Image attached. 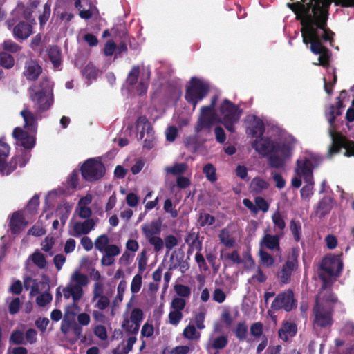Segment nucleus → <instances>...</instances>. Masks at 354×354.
I'll return each mask as SVG.
<instances>
[{"instance_id": "37", "label": "nucleus", "mask_w": 354, "mask_h": 354, "mask_svg": "<svg viewBox=\"0 0 354 354\" xmlns=\"http://www.w3.org/2000/svg\"><path fill=\"white\" fill-rule=\"evenodd\" d=\"M332 207V200L330 198H324L319 204L317 213L324 216L328 213Z\"/></svg>"}, {"instance_id": "27", "label": "nucleus", "mask_w": 354, "mask_h": 354, "mask_svg": "<svg viewBox=\"0 0 354 354\" xmlns=\"http://www.w3.org/2000/svg\"><path fill=\"white\" fill-rule=\"evenodd\" d=\"M268 187L269 183L260 177L254 178L250 184V191L254 193H260L263 190L267 189Z\"/></svg>"}, {"instance_id": "30", "label": "nucleus", "mask_w": 354, "mask_h": 354, "mask_svg": "<svg viewBox=\"0 0 354 354\" xmlns=\"http://www.w3.org/2000/svg\"><path fill=\"white\" fill-rule=\"evenodd\" d=\"M142 229L147 239L155 236L160 231V225L156 222L145 224L142 226Z\"/></svg>"}, {"instance_id": "21", "label": "nucleus", "mask_w": 354, "mask_h": 354, "mask_svg": "<svg viewBox=\"0 0 354 354\" xmlns=\"http://www.w3.org/2000/svg\"><path fill=\"white\" fill-rule=\"evenodd\" d=\"M261 249L267 248L270 250H280L279 236L277 235H271L266 234L260 241Z\"/></svg>"}, {"instance_id": "42", "label": "nucleus", "mask_w": 354, "mask_h": 354, "mask_svg": "<svg viewBox=\"0 0 354 354\" xmlns=\"http://www.w3.org/2000/svg\"><path fill=\"white\" fill-rule=\"evenodd\" d=\"M128 318L140 326L144 318L143 311L140 308H135L131 311L130 315Z\"/></svg>"}, {"instance_id": "54", "label": "nucleus", "mask_w": 354, "mask_h": 354, "mask_svg": "<svg viewBox=\"0 0 354 354\" xmlns=\"http://www.w3.org/2000/svg\"><path fill=\"white\" fill-rule=\"evenodd\" d=\"M69 318H70V311L68 309V310H65V313H64L62 326H61V330L64 333H67L68 331L69 327L73 323L69 321Z\"/></svg>"}, {"instance_id": "20", "label": "nucleus", "mask_w": 354, "mask_h": 354, "mask_svg": "<svg viewBox=\"0 0 354 354\" xmlns=\"http://www.w3.org/2000/svg\"><path fill=\"white\" fill-rule=\"evenodd\" d=\"M28 221L24 216L19 212L14 213L10 218V227L12 233L18 234L26 228Z\"/></svg>"}, {"instance_id": "62", "label": "nucleus", "mask_w": 354, "mask_h": 354, "mask_svg": "<svg viewBox=\"0 0 354 354\" xmlns=\"http://www.w3.org/2000/svg\"><path fill=\"white\" fill-rule=\"evenodd\" d=\"M154 333V328L152 324L149 323H145L141 330V334L143 337H149L153 335Z\"/></svg>"}, {"instance_id": "46", "label": "nucleus", "mask_w": 354, "mask_h": 354, "mask_svg": "<svg viewBox=\"0 0 354 354\" xmlns=\"http://www.w3.org/2000/svg\"><path fill=\"white\" fill-rule=\"evenodd\" d=\"M175 292L178 295L182 297H189L191 295V289L189 287L182 285L176 284L174 286Z\"/></svg>"}, {"instance_id": "34", "label": "nucleus", "mask_w": 354, "mask_h": 354, "mask_svg": "<svg viewBox=\"0 0 354 354\" xmlns=\"http://www.w3.org/2000/svg\"><path fill=\"white\" fill-rule=\"evenodd\" d=\"M183 334L185 338L189 340H198L201 336L200 333L191 324L185 327Z\"/></svg>"}, {"instance_id": "29", "label": "nucleus", "mask_w": 354, "mask_h": 354, "mask_svg": "<svg viewBox=\"0 0 354 354\" xmlns=\"http://www.w3.org/2000/svg\"><path fill=\"white\" fill-rule=\"evenodd\" d=\"M72 207L73 205L67 203H64L58 207L56 211V216L60 218L63 225L65 224Z\"/></svg>"}, {"instance_id": "40", "label": "nucleus", "mask_w": 354, "mask_h": 354, "mask_svg": "<svg viewBox=\"0 0 354 354\" xmlns=\"http://www.w3.org/2000/svg\"><path fill=\"white\" fill-rule=\"evenodd\" d=\"M206 315V309L205 307L199 308L198 312L195 314L194 320L196 325L198 329L205 328L204 319Z\"/></svg>"}, {"instance_id": "38", "label": "nucleus", "mask_w": 354, "mask_h": 354, "mask_svg": "<svg viewBox=\"0 0 354 354\" xmlns=\"http://www.w3.org/2000/svg\"><path fill=\"white\" fill-rule=\"evenodd\" d=\"M109 239L105 234L98 236L94 243L95 248L101 252H103L109 245Z\"/></svg>"}, {"instance_id": "51", "label": "nucleus", "mask_w": 354, "mask_h": 354, "mask_svg": "<svg viewBox=\"0 0 354 354\" xmlns=\"http://www.w3.org/2000/svg\"><path fill=\"white\" fill-rule=\"evenodd\" d=\"M51 300L52 296L49 292H44L38 296L36 299V301L39 306H44L47 304L50 303Z\"/></svg>"}, {"instance_id": "5", "label": "nucleus", "mask_w": 354, "mask_h": 354, "mask_svg": "<svg viewBox=\"0 0 354 354\" xmlns=\"http://www.w3.org/2000/svg\"><path fill=\"white\" fill-rule=\"evenodd\" d=\"M313 167L312 157L301 156L297 161L295 169V176L291 180L292 186L299 188L301 185V178H304L306 185L301 189V196L306 199H308L313 194Z\"/></svg>"}, {"instance_id": "18", "label": "nucleus", "mask_w": 354, "mask_h": 354, "mask_svg": "<svg viewBox=\"0 0 354 354\" xmlns=\"http://www.w3.org/2000/svg\"><path fill=\"white\" fill-rule=\"evenodd\" d=\"M96 222L93 218H88L84 221L71 222L73 232L71 234L75 236H80L88 234L94 229Z\"/></svg>"}, {"instance_id": "17", "label": "nucleus", "mask_w": 354, "mask_h": 354, "mask_svg": "<svg viewBox=\"0 0 354 354\" xmlns=\"http://www.w3.org/2000/svg\"><path fill=\"white\" fill-rule=\"evenodd\" d=\"M12 135L17 145L22 146L26 149H30L35 145V140L33 135L19 127L14 129Z\"/></svg>"}, {"instance_id": "24", "label": "nucleus", "mask_w": 354, "mask_h": 354, "mask_svg": "<svg viewBox=\"0 0 354 354\" xmlns=\"http://www.w3.org/2000/svg\"><path fill=\"white\" fill-rule=\"evenodd\" d=\"M297 331V326L294 323L286 322L279 330V336L283 341H288L290 337L295 335Z\"/></svg>"}, {"instance_id": "53", "label": "nucleus", "mask_w": 354, "mask_h": 354, "mask_svg": "<svg viewBox=\"0 0 354 354\" xmlns=\"http://www.w3.org/2000/svg\"><path fill=\"white\" fill-rule=\"evenodd\" d=\"M3 48L5 50L11 52V53H16L19 50L20 48L19 46L12 41V40H6L2 44Z\"/></svg>"}, {"instance_id": "55", "label": "nucleus", "mask_w": 354, "mask_h": 354, "mask_svg": "<svg viewBox=\"0 0 354 354\" xmlns=\"http://www.w3.org/2000/svg\"><path fill=\"white\" fill-rule=\"evenodd\" d=\"M46 233V230L42 225H40L39 223L34 225L32 227H31L29 231L28 234H31L32 236H40L44 235Z\"/></svg>"}, {"instance_id": "33", "label": "nucleus", "mask_w": 354, "mask_h": 354, "mask_svg": "<svg viewBox=\"0 0 354 354\" xmlns=\"http://www.w3.org/2000/svg\"><path fill=\"white\" fill-rule=\"evenodd\" d=\"M122 327L125 332L129 334H136L140 328V326L133 322L128 317H124Z\"/></svg>"}, {"instance_id": "7", "label": "nucleus", "mask_w": 354, "mask_h": 354, "mask_svg": "<svg viewBox=\"0 0 354 354\" xmlns=\"http://www.w3.org/2000/svg\"><path fill=\"white\" fill-rule=\"evenodd\" d=\"M337 299L329 290H322L318 295L313 309L314 324L321 327L331 325V309Z\"/></svg>"}, {"instance_id": "52", "label": "nucleus", "mask_w": 354, "mask_h": 354, "mask_svg": "<svg viewBox=\"0 0 354 354\" xmlns=\"http://www.w3.org/2000/svg\"><path fill=\"white\" fill-rule=\"evenodd\" d=\"M55 243V239L52 236H47L46 239L42 241L41 246V249L46 252H49L52 250L53 245Z\"/></svg>"}, {"instance_id": "19", "label": "nucleus", "mask_w": 354, "mask_h": 354, "mask_svg": "<svg viewBox=\"0 0 354 354\" xmlns=\"http://www.w3.org/2000/svg\"><path fill=\"white\" fill-rule=\"evenodd\" d=\"M93 201V196L91 194H86L81 197L75 208V213L82 218H88L92 214V211L88 207Z\"/></svg>"}, {"instance_id": "6", "label": "nucleus", "mask_w": 354, "mask_h": 354, "mask_svg": "<svg viewBox=\"0 0 354 354\" xmlns=\"http://www.w3.org/2000/svg\"><path fill=\"white\" fill-rule=\"evenodd\" d=\"M88 277L83 274L80 269H75L70 275L69 281L64 288L58 287L56 290V296L58 298L62 294L66 299L70 298L73 301L74 308L77 306L75 304L79 301L84 295L83 288L88 286Z\"/></svg>"}, {"instance_id": "58", "label": "nucleus", "mask_w": 354, "mask_h": 354, "mask_svg": "<svg viewBox=\"0 0 354 354\" xmlns=\"http://www.w3.org/2000/svg\"><path fill=\"white\" fill-rule=\"evenodd\" d=\"M178 135V129L176 127L170 126L165 131L166 139L169 142H173Z\"/></svg>"}, {"instance_id": "45", "label": "nucleus", "mask_w": 354, "mask_h": 354, "mask_svg": "<svg viewBox=\"0 0 354 354\" xmlns=\"http://www.w3.org/2000/svg\"><path fill=\"white\" fill-rule=\"evenodd\" d=\"M206 178L211 182H214L216 180V169L211 164H207L204 166L203 169Z\"/></svg>"}, {"instance_id": "35", "label": "nucleus", "mask_w": 354, "mask_h": 354, "mask_svg": "<svg viewBox=\"0 0 354 354\" xmlns=\"http://www.w3.org/2000/svg\"><path fill=\"white\" fill-rule=\"evenodd\" d=\"M272 220L275 230L282 231L286 227L284 216L279 212L276 211L272 216Z\"/></svg>"}, {"instance_id": "2", "label": "nucleus", "mask_w": 354, "mask_h": 354, "mask_svg": "<svg viewBox=\"0 0 354 354\" xmlns=\"http://www.w3.org/2000/svg\"><path fill=\"white\" fill-rule=\"evenodd\" d=\"M296 140L290 135L283 134L277 141L265 137H255L252 146L263 156H269L270 165L281 167L292 153Z\"/></svg>"}, {"instance_id": "59", "label": "nucleus", "mask_w": 354, "mask_h": 354, "mask_svg": "<svg viewBox=\"0 0 354 354\" xmlns=\"http://www.w3.org/2000/svg\"><path fill=\"white\" fill-rule=\"evenodd\" d=\"M290 230L294 236L295 241H298L300 239L301 226L295 221L290 223Z\"/></svg>"}, {"instance_id": "8", "label": "nucleus", "mask_w": 354, "mask_h": 354, "mask_svg": "<svg viewBox=\"0 0 354 354\" xmlns=\"http://www.w3.org/2000/svg\"><path fill=\"white\" fill-rule=\"evenodd\" d=\"M343 263L339 255L329 254L325 257L321 263L319 276L323 281V290L331 283L332 279L341 272Z\"/></svg>"}, {"instance_id": "60", "label": "nucleus", "mask_w": 354, "mask_h": 354, "mask_svg": "<svg viewBox=\"0 0 354 354\" xmlns=\"http://www.w3.org/2000/svg\"><path fill=\"white\" fill-rule=\"evenodd\" d=\"M50 15V7L48 4H45L44 6L43 13L39 16V21L41 26L44 25Z\"/></svg>"}, {"instance_id": "4", "label": "nucleus", "mask_w": 354, "mask_h": 354, "mask_svg": "<svg viewBox=\"0 0 354 354\" xmlns=\"http://www.w3.org/2000/svg\"><path fill=\"white\" fill-rule=\"evenodd\" d=\"M342 106V104L339 100L336 106H331L326 113L327 120L330 125L328 133L332 140V145L329 149L328 153L330 156H332L333 154L338 153L340 148H344L346 150L344 153L345 156H354V142L348 140L340 133H337L333 126V122L335 118L342 113L340 110Z\"/></svg>"}, {"instance_id": "36", "label": "nucleus", "mask_w": 354, "mask_h": 354, "mask_svg": "<svg viewBox=\"0 0 354 354\" xmlns=\"http://www.w3.org/2000/svg\"><path fill=\"white\" fill-rule=\"evenodd\" d=\"M187 169V165L185 163H176L173 166L167 167L165 170L167 173L173 175H178L184 173Z\"/></svg>"}, {"instance_id": "15", "label": "nucleus", "mask_w": 354, "mask_h": 354, "mask_svg": "<svg viewBox=\"0 0 354 354\" xmlns=\"http://www.w3.org/2000/svg\"><path fill=\"white\" fill-rule=\"evenodd\" d=\"M186 301L183 298L175 297L172 299L169 313V322L177 326L183 319L182 310L185 308Z\"/></svg>"}, {"instance_id": "48", "label": "nucleus", "mask_w": 354, "mask_h": 354, "mask_svg": "<svg viewBox=\"0 0 354 354\" xmlns=\"http://www.w3.org/2000/svg\"><path fill=\"white\" fill-rule=\"evenodd\" d=\"M235 333L239 339H245L248 334V326L244 323L238 324L235 328Z\"/></svg>"}, {"instance_id": "26", "label": "nucleus", "mask_w": 354, "mask_h": 354, "mask_svg": "<svg viewBox=\"0 0 354 354\" xmlns=\"http://www.w3.org/2000/svg\"><path fill=\"white\" fill-rule=\"evenodd\" d=\"M218 237L221 242L227 247L232 248L235 244V239L229 227L221 230L218 234Z\"/></svg>"}, {"instance_id": "10", "label": "nucleus", "mask_w": 354, "mask_h": 354, "mask_svg": "<svg viewBox=\"0 0 354 354\" xmlns=\"http://www.w3.org/2000/svg\"><path fill=\"white\" fill-rule=\"evenodd\" d=\"M53 83L46 79L39 88L35 86L30 89L31 99L39 111L46 110L53 104Z\"/></svg>"}, {"instance_id": "39", "label": "nucleus", "mask_w": 354, "mask_h": 354, "mask_svg": "<svg viewBox=\"0 0 354 354\" xmlns=\"http://www.w3.org/2000/svg\"><path fill=\"white\" fill-rule=\"evenodd\" d=\"M259 257L261 263L266 267H270L274 265V258L266 252L263 249L259 250Z\"/></svg>"}, {"instance_id": "28", "label": "nucleus", "mask_w": 354, "mask_h": 354, "mask_svg": "<svg viewBox=\"0 0 354 354\" xmlns=\"http://www.w3.org/2000/svg\"><path fill=\"white\" fill-rule=\"evenodd\" d=\"M21 115L24 118L25 127L34 132L36 127V118L33 114L27 109L21 111Z\"/></svg>"}, {"instance_id": "57", "label": "nucleus", "mask_w": 354, "mask_h": 354, "mask_svg": "<svg viewBox=\"0 0 354 354\" xmlns=\"http://www.w3.org/2000/svg\"><path fill=\"white\" fill-rule=\"evenodd\" d=\"M255 205L256 207L257 208V211L261 210L263 212H266L269 209V204L264 198L261 197H257L255 198Z\"/></svg>"}, {"instance_id": "14", "label": "nucleus", "mask_w": 354, "mask_h": 354, "mask_svg": "<svg viewBox=\"0 0 354 354\" xmlns=\"http://www.w3.org/2000/svg\"><path fill=\"white\" fill-rule=\"evenodd\" d=\"M137 138L143 140V146L151 149L153 147L155 137L150 123L145 117H140L136 124Z\"/></svg>"}, {"instance_id": "49", "label": "nucleus", "mask_w": 354, "mask_h": 354, "mask_svg": "<svg viewBox=\"0 0 354 354\" xmlns=\"http://www.w3.org/2000/svg\"><path fill=\"white\" fill-rule=\"evenodd\" d=\"M147 239L149 241L150 244L153 245L154 250L158 252L163 248L164 243L160 237L155 236L148 238Z\"/></svg>"}, {"instance_id": "12", "label": "nucleus", "mask_w": 354, "mask_h": 354, "mask_svg": "<svg viewBox=\"0 0 354 354\" xmlns=\"http://www.w3.org/2000/svg\"><path fill=\"white\" fill-rule=\"evenodd\" d=\"M207 93V84L201 80L193 77L187 86L185 99L189 103L193 104L194 109L196 104L202 100Z\"/></svg>"}, {"instance_id": "32", "label": "nucleus", "mask_w": 354, "mask_h": 354, "mask_svg": "<svg viewBox=\"0 0 354 354\" xmlns=\"http://www.w3.org/2000/svg\"><path fill=\"white\" fill-rule=\"evenodd\" d=\"M33 263L39 268H44L46 266V260L44 254L39 250H36L32 255L29 257Z\"/></svg>"}, {"instance_id": "56", "label": "nucleus", "mask_w": 354, "mask_h": 354, "mask_svg": "<svg viewBox=\"0 0 354 354\" xmlns=\"http://www.w3.org/2000/svg\"><path fill=\"white\" fill-rule=\"evenodd\" d=\"M121 252V248L117 245H109L103 253L104 254L115 257L118 256Z\"/></svg>"}, {"instance_id": "44", "label": "nucleus", "mask_w": 354, "mask_h": 354, "mask_svg": "<svg viewBox=\"0 0 354 354\" xmlns=\"http://www.w3.org/2000/svg\"><path fill=\"white\" fill-rule=\"evenodd\" d=\"M142 283V276L140 274H136L131 283V291L133 294L138 292Z\"/></svg>"}, {"instance_id": "61", "label": "nucleus", "mask_w": 354, "mask_h": 354, "mask_svg": "<svg viewBox=\"0 0 354 354\" xmlns=\"http://www.w3.org/2000/svg\"><path fill=\"white\" fill-rule=\"evenodd\" d=\"M227 343V338L224 336H220L214 339L212 346L214 348L221 349L224 348Z\"/></svg>"}, {"instance_id": "16", "label": "nucleus", "mask_w": 354, "mask_h": 354, "mask_svg": "<svg viewBox=\"0 0 354 354\" xmlns=\"http://www.w3.org/2000/svg\"><path fill=\"white\" fill-rule=\"evenodd\" d=\"M296 306V302L293 297V293L288 290L279 295L272 303V308H283L286 311L291 310Z\"/></svg>"}, {"instance_id": "23", "label": "nucleus", "mask_w": 354, "mask_h": 354, "mask_svg": "<svg viewBox=\"0 0 354 354\" xmlns=\"http://www.w3.org/2000/svg\"><path fill=\"white\" fill-rule=\"evenodd\" d=\"M297 268L296 258H292L287 261L281 272L279 273V278L282 283H286L290 281L292 272Z\"/></svg>"}, {"instance_id": "11", "label": "nucleus", "mask_w": 354, "mask_h": 354, "mask_svg": "<svg viewBox=\"0 0 354 354\" xmlns=\"http://www.w3.org/2000/svg\"><path fill=\"white\" fill-rule=\"evenodd\" d=\"M10 149L9 145L0 139V171L4 174H9L14 171L17 162L20 167H24L29 159V154L27 152H22L21 158L16 157L8 164L6 160L10 153Z\"/></svg>"}, {"instance_id": "43", "label": "nucleus", "mask_w": 354, "mask_h": 354, "mask_svg": "<svg viewBox=\"0 0 354 354\" xmlns=\"http://www.w3.org/2000/svg\"><path fill=\"white\" fill-rule=\"evenodd\" d=\"M93 301H95V307L100 310H104L109 305V299L104 295H100L98 297H93Z\"/></svg>"}, {"instance_id": "13", "label": "nucleus", "mask_w": 354, "mask_h": 354, "mask_svg": "<svg viewBox=\"0 0 354 354\" xmlns=\"http://www.w3.org/2000/svg\"><path fill=\"white\" fill-rule=\"evenodd\" d=\"M82 175L88 181H95L105 174V168L101 161L96 158L86 160L82 167Z\"/></svg>"}, {"instance_id": "3", "label": "nucleus", "mask_w": 354, "mask_h": 354, "mask_svg": "<svg viewBox=\"0 0 354 354\" xmlns=\"http://www.w3.org/2000/svg\"><path fill=\"white\" fill-rule=\"evenodd\" d=\"M216 100L217 97H214L209 106L201 108V115L196 127L197 131L204 128H210L213 124L220 122L224 124L227 130L234 131L233 124L239 120L241 116L240 110L229 100L225 99L219 106L221 117H218L214 111Z\"/></svg>"}, {"instance_id": "41", "label": "nucleus", "mask_w": 354, "mask_h": 354, "mask_svg": "<svg viewBox=\"0 0 354 354\" xmlns=\"http://www.w3.org/2000/svg\"><path fill=\"white\" fill-rule=\"evenodd\" d=\"M15 64L12 55L6 53H0V65L6 68H11Z\"/></svg>"}, {"instance_id": "47", "label": "nucleus", "mask_w": 354, "mask_h": 354, "mask_svg": "<svg viewBox=\"0 0 354 354\" xmlns=\"http://www.w3.org/2000/svg\"><path fill=\"white\" fill-rule=\"evenodd\" d=\"M214 217L207 213H201L198 218L201 226L211 225L214 223Z\"/></svg>"}, {"instance_id": "1", "label": "nucleus", "mask_w": 354, "mask_h": 354, "mask_svg": "<svg viewBox=\"0 0 354 354\" xmlns=\"http://www.w3.org/2000/svg\"><path fill=\"white\" fill-rule=\"evenodd\" d=\"M343 6H354V0H301L288 6L301 21L303 41L310 45V50L319 55L315 65L328 64L329 51L323 46L324 41H330L333 33L326 28L328 8L332 2Z\"/></svg>"}, {"instance_id": "31", "label": "nucleus", "mask_w": 354, "mask_h": 354, "mask_svg": "<svg viewBox=\"0 0 354 354\" xmlns=\"http://www.w3.org/2000/svg\"><path fill=\"white\" fill-rule=\"evenodd\" d=\"M48 57L55 68H58L62 63L60 50L56 47H50L48 50Z\"/></svg>"}, {"instance_id": "22", "label": "nucleus", "mask_w": 354, "mask_h": 354, "mask_svg": "<svg viewBox=\"0 0 354 354\" xmlns=\"http://www.w3.org/2000/svg\"><path fill=\"white\" fill-rule=\"evenodd\" d=\"M248 120L250 123L248 127V133L253 138L261 136L264 131L263 123L259 118L255 116H248Z\"/></svg>"}, {"instance_id": "64", "label": "nucleus", "mask_w": 354, "mask_h": 354, "mask_svg": "<svg viewBox=\"0 0 354 354\" xmlns=\"http://www.w3.org/2000/svg\"><path fill=\"white\" fill-rule=\"evenodd\" d=\"M263 332V325L260 322L253 324L250 328V333L254 337H260Z\"/></svg>"}, {"instance_id": "9", "label": "nucleus", "mask_w": 354, "mask_h": 354, "mask_svg": "<svg viewBox=\"0 0 354 354\" xmlns=\"http://www.w3.org/2000/svg\"><path fill=\"white\" fill-rule=\"evenodd\" d=\"M12 15L17 17L19 21L14 26L13 35L18 39H26L32 33L31 12L29 9L24 10V6L18 5L13 10Z\"/></svg>"}, {"instance_id": "25", "label": "nucleus", "mask_w": 354, "mask_h": 354, "mask_svg": "<svg viewBox=\"0 0 354 354\" xmlns=\"http://www.w3.org/2000/svg\"><path fill=\"white\" fill-rule=\"evenodd\" d=\"M41 73V68L36 62L31 60L26 63L24 73L28 80H35Z\"/></svg>"}, {"instance_id": "63", "label": "nucleus", "mask_w": 354, "mask_h": 354, "mask_svg": "<svg viewBox=\"0 0 354 354\" xmlns=\"http://www.w3.org/2000/svg\"><path fill=\"white\" fill-rule=\"evenodd\" d=\"M165 247L168 251L171 250L174 247L177 245L178 239L173 235H169L165 239Z\"/></svg>"}, {"instance_id": "50", "label": "nucleus", "mask_w": 354, "mask_h": 354, "mask_svg": "<svg viewBox=\"0 0 354 354\" xmlns=\"http://www.w3.org/2000/svg\"><path fill=\"white\" fill-rule=\"evenodd\" d=\"M163 209L167 213H169L172 218L178 216V212L174 207L170 199H167L165 201Z\"/></svg>"}]
</instances>
